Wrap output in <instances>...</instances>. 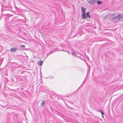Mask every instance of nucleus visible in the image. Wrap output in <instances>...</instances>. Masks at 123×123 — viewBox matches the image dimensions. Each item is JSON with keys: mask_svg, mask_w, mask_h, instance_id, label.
I'll return each instance as SVG.
<instances>
[{"mask_svg": "<svg viewBox=\"0 0 123 123\" xmlns=\"http://www.w3.org/2000/svg\"><path fill=\"white\" fill-rule=\"evenodd\" d=\"M81 11L82 13V17L83 18L85 19L88 18H91V16L89 15V12H88L86 13L85 12L86 11V9L84 7H81Z\"/></svg>", "mask_w": 123, "mask_h": 123, "instance_id": "obj_1", "label": "nucleus"}, {"mask_svg": "<svg viewBox=\"0 0 123 123\" xmlns=\"http://www.w3.org/2000/svg\"><path fill=\"white\" fill-rule=\"evenodd\" d=\"M123 21V13L119 14L116 17V21Z\"/></svg>", "mask_w": 123, "mask_h": 123, "instance_id": "obj_2", "label": "nucleus"}, {"mask_svg": "<svg viewBox=\"0 0 123 123\" xmlns=\"http://www.w3.org/2000/svg\"><path fill=\"white\" fill-rule=\"evenodd\" d=\"M110 18H111L112 21H113L115 19V14L114 13L109 14Z\"/></svg>", "mask_w": 123, "mask_h": 123, "instance_id": "obj_3", "label": "nucleus"}, {"mask_svg": "<svg viewBox=\"0 0 123 123\" xmlns=\"http://www.w3.org/2000/svg\"><path fill=\"white\" fill-rule=\"evenodd\" d=\"M89 3L92 5H93L96 2V0H87Z\"/></svg>", "mask_w": 123, "mask_h": 123, "instance_id": "obj_4", "label": "nucleus"}, {"mask_svg": "<svg viewBox=\"0 0 123 123\" xmlns=\"http://www.w3.org/2000/svg\"><path fill=\"white\" fill-rule=\"evenodd\" d=\"M17 48L16 47L13 48H12L10 50V51H12L13 52H14L17 51Z\"/></svg>", "mask_w": 123, "mask_h": 123, "instance_id": "obj_5", "label": "nucleus"}, {"mask_svg": "<svg viewBox=\"0 0 123 123\" xmlns=\"http://www.w3.org/2000/svg\"><path fill=\"white\" fill-rule=\"evenodd\" d=\"M43 62L41 60H40L37 63V64L39 66H41L42 65Z\"/></svg>", "mask_w": 123, "mask_h": 123, "instance_id": "obj_6", "label": "nucleus"}, {"mask_svg": "<svg viewBox=\"0 0 123 123\" xmlns=\"http://www.w3.org/2000/svg\"><path fill=\"white\" fill-rule=\"evenodd\" d=\"M98 111L100 112L101 113L102 115V117H104V116H103V115H104V112L102 110H99Z\"/></svg>", "mask_w": 123, "mask_h": 123, "instance_id": "obj_7", "label": "nucleus"}, {"mask_svg": "<svg viewBox=\"0 0 123 123\" xmlns=\"http://www.w3.org/2000/svg\"><path fill=\"white\" fill-rule=\"evenodd\" d=\"M45 103V102L43 101L41 104V105L42 107H43L44 106V104Z\"/></svg>", "mask_w": 123, "mask_h": 123, "instance_id": "obj_8", "label": "nucleus"}, {"mask_svg": "<svg viewBox=\"0 0 123 123\" xmlns=\"http://www.w3.org/2000/svg\"><path fill=\"white\" fill-rule=\"evenodd\" d=\"M97 3L99 5L102 3V2L101 1H97Z\"/></svg>", "mask_w": 123, "mask_h": 123, "instance_id": "obj_9", "label": "nucleus"}, {"mask_svg": "<svg viewBox=\"0 0 123 123\" xmlns=\"http://www.w3.org/2000/svg\"><path fill=\"white\" fill-rule=\"evenodd\" d=\"M72 55H74L75 56H76V53L75 52H73L72 53Z\"/></svg>", "mask_w": 123, "mask_h": 123, "instance_id": "obj_10", "label": "nucleus"}, {"mask_svg": "<svg viewBox=\"0 0 123 123\" xmlns=\"http://www.w3.org/2000/svg\"><path fill=\"white\" fill-rule=\"evenodd\" d=\"M20 47H23L25 48V46L24 45H20Z\"/></svg>", "mask_w": 123, "mask_h": 123, "instance_id": "obj_11", "label": "nucleus"}, {"mask_svg": "<svg viewBox=\"0 0 123 123\" xmlns=\"http://www.w3.org/2000/svg\"><path fill=\"white\" fill-rule=\"evenodd\" d=\"M54 78V77L53 76H51V79H53Z\"/></svg>", "mask_w": 123, "mask_h": 123, "instance_id": "obj_12", "label": "nucleus"}]
</instances>
